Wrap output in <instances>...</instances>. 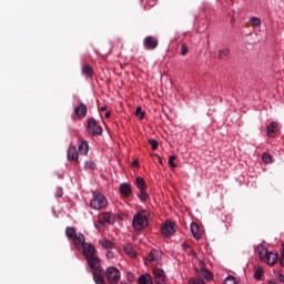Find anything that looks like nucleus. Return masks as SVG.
<instances>
[{"label": "nucleus", "mask_w": 284, "mask_h": 284, "mask_svg": "<svg viewBox=\"0 0 284 284\" xmlns=\"http://www.w3.org/2000/svg\"><path fill=\"white\" fill-rule=\"evenodd\" d=\"M91 207L93 210H105L108 207V197L103 193H93Z\"/></svg>", "instance_id": "1"}, {"label": "nucleus", "mask_w": 284, "mask_h": 284, "mask_svg": "<svg viewBox=\"0 0 284 284\" xmlns=\"http://www.w3.org/2000/svg\"><path fill=\"white\" fill-rule=\"evenodd\" d=\"M104 276L109 284H119L121 281V271L114 266H109L104 272Z\"/></svg>", "instance_id": "2"}, {"label": "nucleus", "mask_w": 284, "mask_h": 284, "mask_svg": "<svg viewBox=\"0 0 284 284\" xmlns=\"http://www.w3.org/2000/svg\"><path fill=\"white\" fill-rule=\"evenodd\" d=\"M133 227L139 232H141V230H144V227H148V213L145 211H143L142 213H138L133 217Z\"/></svg>", "instance_id": "3"}, {"label": "nucleus", "mask_w": 284, "mask_h": 284, "mask_svg": "<svg viewBox=\"0 0 284 284\" xmlns=\"http://www.w3.org/2000/svg\"><path fill=\"white\" fill-rule=\"evenodd\" d=\"M87 130H88L89 134H92L93 136L103 134V128H101V124L97 123V120H94L93 118L88 120Z\"/></svg>", "instance_id": "4"}, {"label": "nucleus", "mask_w": 284, "mask_h": 284, "mask_svg": "<svg viewBox=\"0 0 284 284\" xmlns=\"http://www.w3.org/2000/svg\"><path fill=\"white\" fill-rule=\"evenodd\" d=\"M153 276H154V282L156 284H168V276H165V271L161 268H154Z\"/></svg>", "instance_id": "5"}, {"label": "nucleus", "mask_w": 284, "mask_h": 284, "mask_svg": "<svg viewBox=\"0 0 284 284\" xmlns=\"http://www.w3.org/2000/svg\"><path fill=\"white\" fill-rule=\"evenodd\" d=\"M174 222H165L161 229L163 236H166L168 239H170V236H174V233L176 232L174 230Z\"/></svg>", "instance_id": "6"}, {"label": "nucleus", "mask_w": 284, "mask_h": 284, "mask_svg": "<svg viewBox=\"0 0 284 284\" xmlns=\"http://www.w3.org/2000/svg\"><path fill=\"white\" fill-rule=\"evenodd\" d=\"M143 45L146 50H156L159 48V40L152 36H148L143 41Z\"/></svg>", "instance_id": "7"}, {"label": "nucleus", "mask_w": 284, "mask_h": 284, "mask_svg": "<svg viewBox=\"0 0 284 284\" xmlns=\"http://www.w3.org/2000/svg\"><path fill=\"white\" fill-rule=\"evenodd\" d=\"M98 223L100 225H105V223H109V225H112L114 223V214L106 212L99 215Z\"/></svg>", "instance_id": "8"}, {"label": "nucleus", "mask_w": 284, "mask_h": 284, "mask_svg": "<svg viewBox=\"0 0 284 284\" xmlns=\"http://www.w3.org/2000/svg\"><path fill=\"white\" fill-rule=\"evenodd\" d=\"M82 254H84L85 260L90 258L97 255V248L90 243L83 244Z\"/></svg>", "instance_id": "9"}, {"label": "nucleus", "mask_w": 284, "mask_h": 284, "mask_svg": "<svg viewBox=\"0 0 284 284\" xmlns=\"http://www.w3.org/2000/svg\"><path fill=\"white\" fill-rule=\"evenodd\" d=\"M74 114H77L79 119H85L88 115V106L83 102H80L79 105L74 108Z\"/></svg>", "instance_id": "10"}, {"label": "nucleus", "mask_w": 284, "mask_h": 284, "mask_svg": "<svg viewBox=\"0 0 284 284\" xmlns=\"http://www.w3.org/2000/svg\"><path fill=\"white\" fill-rule=\"evenodd\" d=\"M276 132H278V123H276V122H271V123L266 126V134H267V136H270L271 139H273V136L276 134Z\"/></svg>", "instance_id": "11"}, {"label": "nucleus", "mask_w": 284, "mask_h": 284, "mask_svg": "<svg viewBox=\"0 0 284 284\" xmlns=\"http://www.w3.org/2000/svg\"><path fill=\"white\" fill-rule=\"evenodd\" d=\"M77 250H79V247H82L83 245H85V236L81 233L77 234L73 239H72Z\"/></svg>", "instance_id": "12"}, {"label": "nucleus", "mask_w": 284, "mask_h": 284, "mask_svg": "<svg viewBox=\"0 0 284 284\" xmlns=\"http://www.w3.org/2000/svg\"><path fill=\"white\" fill-rule=\"evenodd\" d=\"M191 234L195 241H201V227L196 223H191Z\"/></svg>", "instance_id": "13"}, {"label": "nucleus", "mask_w": 284, "mask_h": 284, "mask_svg": "<svg viewBox=\"0 0 284 284\" xmlns=\"http://www.w3.org/2000/svg\"><path fill=\"white\" fill-rule=\"evenodd\" d=\"M68 159H69V161L79 162V150H77V146H71L68 150Z\"/></svg>", "instance_id": "14"}, {"label": "nucleus", "mask_w": 284, "mask_h": 284, "mask_svg": "<svg viewBox=\"0 0 284 284\" xmlns=\"http://www.w3.org/2000/svg\"><path fill=\"white\" fill-rule=\"evenodd\" d=\"M278 261V253L268 252L266 255V260H264V263H267V265H275V263Z\"/></svg>", "instance_id": "15"}, {"label": "nucleus", "mask_w": 284, "mask_h": 284, "mask_svg": "<svg viewBox=\"0 0 284 284\" xmlns=\"http://www.w3.org/2000/svg\"><path fill=\"white\" fill-rule=\"evenodd\" d=\"M120 194L122 196H130V194H132V186L128 183H123L120 185Z\"/></svg>", "instance_id": "16"}, {"label": "nucleus", "mask_w": 284, "mask_h": 284, "mask_svg": "<svg viewBox=\"0 0 284 284\" xmlns=\"http://www.w3.org/2000/svg\"><path fill=\"white\" fill-rule=\"evenodd\" d=\"M139 284H154V280H152V275L143 274L138 278Z\"/></svg>", "instance_id": "17"}, {"label": "nucleus", "mask_w": 284, "mask_h": 284, "mask_svg": "<svg viewBox=\"0 0 284 284\" xmlns=\"http://www.w3.org/2000/svg\"><path fill=\"white\" fill-rule=\"evenodd\" d=\"M90 152V145L88 144V141H82L79 144V154H82V156H85Z\"/></svg>", "instance_id": "18"}, {"label": "nucleus", "mask_w": 284, "mask_h": 284, "mask_svg": "<svg viewBox=\"0 0 284 284\" xmlns=\"http://www.w3.org/2000/svg\"><path fill=\"white\" fill-rule=\"evenodd\" d=\"M124 252L128 256H131V258L136 256V251H134V246L131 243L125 244Z\"/></svg>", "instance_id": "19"}, {"label": "nucleus", "mask_w": 284, "mask_h": 284, "mask_svg": "<svg viewBox=\"0 0 284 284\" xmlns=\"http://www.w3.org/2000/svg\"><path fill=\"white\" fill-rule=\"evenodd\" d=\"M99 245H101V247H103L104 250H113L114 248V244L112 242H110L108 239H101L99 241Z\"/></svg>", "instance_id": "20"}, {"label": "nucleus", "mask_w": 284, "mask_h": 284, "mask_svg": "<svg viewBox=\"0 0 284 284\" xmlns=\"http://www.w3.org/2000/svg\"><path fill=\"white\" fill-rule=\"evenodd\" d=\"M82 73L84 74V77L92 78L94 74V69H92V67H90V64H84L82 67Z\"/></svg>", "instance_id": "21"}, {"label": "nucleus", "mask_w": 284, "mask_h": 284, "mask_svg": "<svg viewBox=\"0 0 284 284\" xmlns=\"http://www.w3.org/2000/svg\"><path fill=\"white\" fill-rule=\"evenodd\" d=\"M135 183H136V187L141 191L148 189V185H145V180H143V178H136Z\"/></svg>", "instance_id": "22"}, {"label": "nucleus", "mask_w": 284, "mask_h": 284, "mask_svg": "<svg viewBox=\"0 0 284 284\" xmlns=\"http://www.w3.org/2000/svg\"><path fill=\"white\" fill-rule=\"evenodd\" d=\"M65 234H67V237L72 240L77 235V229L72 226H68L65 230Z\"/></svg>", "instance_id": "23"}, {"label": "nucleus", "mask_w": 284, "mask_h": 284, "mask_svg": "<svg viewBox=\"0 0 284 284\" xmlns=\"http://www.w3.org/2000/svg\"><path fill=\"white\" fill-rule=\"evenodd\" d=\"M135 116L143 120L145 119V113L143 112V109L141 106H138L135 110Z\"/></svg>", "instance_id": "24"}, {"label": "nucleus", "mask_w": 284, "mask_h": 284, "mask_svg": "<svg viewBox=\"0 0 284 284\" xmlns=\"http://www.w3.org/2000/svg\"><path fill=\"white\" fill-rule=\"evenodd\" d=\"M227 54H230V49L227 48L221 49L219 52V59H225Z\"/></svg>", "instance_id": "25"}, {"label": "nucleus", "mask_w": 284, "mask_h": 284, "mask_svg": "<svg viewBox=\"0 0 284 284\" xmlns=\"http://www.w3.org/2000/svg\"><path fill=\"white\" fill-rule=\"evenodd\" d=\"M270 253V251H267V250H262V251H258V256H260V258H261V261H266V258H267V254Z\"/></svg>", "instance_id": "26"}, {"label": "nucleus", "mask_w": 284, "mask_h": 284, "mask_svg": "<svg viewBox=\"0 0 284 284\" xmlns=\"http://www.w3.org/2000/svg\"><path fill=\"white\" fill-rule=\"evenodd\" d=\"M262 161L263 163H272V155H270V153H263Z\"/></svg>", "instance_id": "27"}, {"label": "nucleus", "mask_w": 284, "mask_h": 284, "mask_svg": "<svg viewBox=\"0 0 284 284\" xmlns=\"http://www.w3.org/2000/svg\"><path fill=\"white\" fill-rule=\"evenodd\" d=\"M138 196H139L140 201H143V202H145L148 199H150V195H148L145 190H142Z\"/></svg>", "instance_id": "28"}, {"label": "nucleus", "mask_w": 284, "mask_h": 284, "mask_svg": "<svg viewBox=\"0 0 284 284\" xmlns=\"http://www.w3.org/2000/svg\"><path fill=\"white\" fill-rule=\"evenodd\" d=\"M223 284H239V282H236V278L234 276H227L225 280H224V283Z\"/></svg>", "instance_id": "29"}, {"label": "nucleus", "mask_w": 284, "mask_h": 284, "mask_svg": "<svg viewBox=\"0 0 284 284\" xmlns=\"http://www.w3.org/2000/svg\"><path fill=\"white\" fill-rule=\"evenodd\" d=\"M149 143L151 145V149L154 150H159V142L154 139L149 140Z\"/></svg>", "instance_id": "30"}, {"label": "nucleus", "mask_w": 284, "mask_h": 284, "mask_svg": "<svg viewBox=\"0 0 284 284\" xmlns=\"http://www.w3.org/2000/svg\"><path fill=\"white\" fill-rule=\"evenodd\" d=\"M85 168L87 170H94V168H97V164L94 163V161L89 160L85 162Z\"/></svg>", "instance_id": "31"}, {"label": "nucleus", "mask_w": 284, "mask_h": 284, "mask_svg": "<svg viewBox=\"0 0 284 284\" xmlns=\"http://www.w3.org/2000/svg\"><path fill=\"white\" fill-rule=\"evenodd\" d=\"M182 247H183V250H184L185 253H187V254H194V250H193L192 247H190V245H189L187 243H184V244L182 245Z\"/></svg>", "instance_id": "32"}, {"label": "nucleus", "mask_w": 284, "mask_h": 284, "mask_svg": "<svg viewBox=\"0 0 284 284\" xmlns=\"http://www.w3.org/2000/svg\"><path fill=\"white\" fill-rule=\"evenodd\" d=\"M148 261L150 263L156 261V251H151L150 254L148 255Z\"/></svg>", "instance_id": "33"}, {"label": "nucleus", "mask_w": 284, "mask_h": 284, "mask_svg": "<svg viewBox=\"0 0 284 284\" xmlns=\"http://www.w3.org/2000/svg\"><path fill=\"white\" fill-rule=\"evenodd\" d=\"M261 276H263V268H257L254 273V278H256V281H261Z\"/></svg>", "instance_id": "34"}, {"label": "nucleus", "mask_w": 284, "mask_h": 284, "mask_svg": "<svg viewBox=\"0 0 284 284\" xmlns=\"http://www.w3.org/2000/svg\"><path fill=\"white\" fill-rule=\"evenodd\" d=\"M187 52H190V49L187 48V45L182 44L181 45V54H182V57H185L187 54Z\"/></svg>", "instance_id": "35"}, {"label": "nucleus", "mask_w": 284, "mask_h": 284, "mask_svg": "<svg viewBox=\"0 0 284 284\" xmlns=\"http://www.w3.org/2000/svg\"><path fill=\"white\" fill-rule=\"evenodd\" d=\"M174 161H176V155H171L169 158V165H171L172 168H176V163H174Z\"/></svg>", "instance_id": "36"}, {"label": "nucleus", "mask_w": 284, "mask_h": 284, "mask_svg": "<svg viewBox=\"0 0 284 284\" xmlns=\"http://www.w3.org/2000/svg\"><path fill=\"white\" fill-rule=\"evenodd\" d=\"M252 26H255V28H258L261 26V20L258 18H251Z\"/></svg>", "instance_id": "37"}, {"label": "nucleus", "mask_w": 284, "mask_h": 284, "mask_svg": "<svg viewBox=\"0 0 284 284\" xmlns=\"http://www.w3.org/2000/svg\"><path fill=\"white\" fill-rule=\"evenodd\" d=\"M204 277H205L207 281H212V273L206 271Z\"/></svg>", "instance_id": "38"}, {"label": "nucleus", "mask_w": 284, "mask_h": 284, "mask_svg": "<svg viewBox=\"0 0 284 284\" xmlns=\"http://www.w3.org/2000/svg\"><path fill=\"white\" fill-rule=\"evenodd\" d=\"M106 258H114V252L108 251L106 252Z\"/></svg>", "instance_id": "39"}, {"label": "nucleus", "mask_w": 284, "mask_h": 284, "mask_svg": "<svg viewBox=\"0 0 284 284\" xmlns=\"http://www.w3.org/2000/svg\"><path fill=\"white\" fill-rule=\"evenodd\" d=\"M277 281H280V283H284V275L278 273L277 274Z\"/></svg>", "instance_id": "40"}, {"label": "nucleus", "mask_w": 284, "mask_h": 284, "mask_svg": "<svg viewBox=\"0 0 284 284\" xmlns=\"http://www.w3.org/2000/svg\"><path fill=\"white\" fill-rule=\"evenodd\" d=\"M280 264L282 267H284V255L282 254L281 258H280Z\"/></svg>", "instance_id": "41"}, {"label": "nucleus", "mask_w": 284, "mask_h": 284, "mask_svg": "<svg viewBox=\"0 0 284 284\" xmlns=\"http://www.w3.org/2000/svg\"><path fill=\"white\" fill-rule=\"evenodd\" d=\"M112 116V113L110 111L105 112V119H110Z\"/></svg>", "instance_id": "42"}, {"label": "nucleus", "mask_w": 284, "mask_h": 284, "mask_svg": "<svg viewBox=\"0 0 284 284\" xmlns=\"http://www.w3.org/2000/svg\"><path fill=\"white\" fill-rule=\"evenodd\" d=\"M195 284H205V282L203 280H199Z\"/></svg>", "instance_id": "43"}, {"label": "nucleus", "mask_w": 284, "mask_h": 284, "mask_svg": "<svg viewBox=\"0 0 284 284\" xmlns=\"http://www.w3.org/2000/svg\"><path fill=\"white\" fill-rule=\"evenodd\" d=\"M189 284H196V281H194V280L191 278V280L189 281Z\"/></svg>", "instance_id": "44"}, {"label": "nucleus", "mask_w": 284, "mask_h": 284, "mask_svg": "<svg viewBox=\"0 0 284 284\" xmlns=\"http://www.w3.org/2000/svg\"><path fill=\"white\" fill-rule=\"evenodd\" d=\"M139 165V162H133V166L136 168Z\"/></svg>", "instance_id": "45"}, {"label": "nucleus", "mask_w": 284, "mask_h": 284, "mask_svg": "<svg viewBox=\"0 0 284 284\" xmlns=\"http://www.w3.org/2000/svg\"><path fill=\"white\" fill-rule=\"evenodd\" d=\"M105 110H106L105 106H102V108H101V111H102V112H105Z\"/></svg>", "instance_id": "46"}, {"label": "nucleus", "mask_w": 284, "mask_h": 284, "mask_svg": "<svg viewBox=\"0 0 284 284\" xmlns=\"http://www.w3.org/2000/svg\"><path fill=\"white\" fill-rule=\"evenodd\" d=\"M120 284H128V283L122 281Z\"/></svg>", "instance_id": "47"}, {"label": "nucleus", "mask_w": 284, "mask_h": 284, "mask_svg": "<svg viewBox=\"0 0 284 284\" xmlns=\"http://www.w3.org/2000/svg\"><path fill=\"white\" fill-rule=\"evenodd\" d=\"M160 163H163V161L160 160Z\"/></svg>", "instance_id": "48"}]
</instances>
